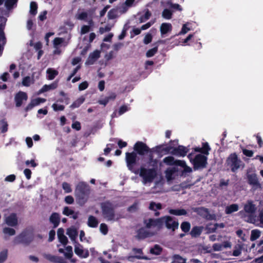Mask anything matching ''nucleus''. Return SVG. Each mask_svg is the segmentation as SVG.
<instances>
[{
  "instance_id": "864d4df0",
  "label": "nucleus",
  "mask_w": 263,
  "mask_h": 263,
  "mask_svg": "<svg viewBox=\"0 0 263 263\" xmlns=\"http://www.w3.org/2000/svg\"><path fill=\"white\" fill-rule=\"evenodd\" d=\"M99 229L100 232L104 235H106L108 233V226L105 223H101Z\"/></svg>"
},
{
  "instance_id": "680f3d73",
  "label": "nucleus",
  "mask_w": 263,
  "mask_h": 263,
  "mask_svg": "<svg viewBox=\"0 0 263 263\" xmlns=\"http://www.w3.org/2000/svg\"><path fill=\"white\" fill-rule=\"evenodd\" d=\"M181 228L183 231L188 232L190 229V224L187 222H184L181 224Z\"/></svg>"
},
{
  "instance_id": "1a4fd4ad",
  "label": "nucleus",
  "mask_w": 263,
  "mask_h": 263,
  "mask_svg": "<svg viewBox=\"0 0 263 263\" xmlns=\"http://www.w3.org/2000/svg\"><path fill=\"white\" fill-rule=\"evenodd\" d=\"M125 161L126 162L127 167L132 172H135L134 166L136 162V159L137 155L135 152L126 153L125 154Z\"/></svg>"
},
{
  "instance_id": "c85d7f7f",
  "label": "nucleus",
  "mask_w": 263,
  "mask_h": 263,
  "mask_svg": "<svg viewBox=\"0 0 263 263\" xmlns=\"http://www.w3.org/2000/svg\"><path fill=\"white\" fill-rule=\"evenodd\" d=\"M34 82V78L33 76H26L22 80V85L26 87H29Z\"/></svg>"
},
{
  "instance_id": "0e129e2a",
  "label": "nucleus",
  "mask_w": 263,
  "mask_h": 263,
  "mask_svg": "<svg viewBox=\"0 0 263 263\" xmlns=\"http://www.w3.org/2000/svg\"><path fill=\"white\" fill-rule=\"evenodd\" d=\"M255 211V207L251 201H248V213H253Z\"/></svg>"
},
{
  "instance_id": "6e6552de",
  "label": "nucleus",
  "mask_w": 263,
  "mask_h": 263,
  "mask_svg": "<svg viewBox=\"0 0 263 263\" xmlns=\"http://www.w3.org/2000/svg\"><path fill=\"white\" fill-rule=\"evenodd\" d=\"M227 164L233 172L235 171L242 165L241 161L238 159L237 156L235 154L230 155L227 159Z\"/></svg>"
},
{
  "instance_id": "b1692460",
  "label": "nucleus",
  "mask_w": 263,
  "mask_h": 263,
  "mask_svg": "<svg viewBox=\"0 0 263 263\" xmlns=\"http://www.w3.org/2000/svg\"><path fill=\"white\" fill-rule=\"evenodd\" d=\"M177 171V168L175 167L169 168L165 171V177L168 181H170L174 178L175 174Z\"/></svg>"
},
{
  "instance_id": "f257e3e1",
  "label": "nucleus",
  "mask_w": 263,
  "mask_h": 263,
  "mask_svg": "<svg viewBox=\"0 0 263 263\" xmlns=\"http://www.w3.org/2000/svg\"><path fill=\"white\" fill-rule=\"evenodd\" d=\"M150 165L152 167H149L146 165L141 166L139 170L134 172L136 174H139L141 178V182L143 185L150 184L157 177V161L153 160L151 155H149Z\"/></svg>"
},
{
  "instance_id": "338daca9",
  "label": "nucleus",
  "mask_w": 263,
  "mask_h": 263,
  "mask_svg": "<svg viewBox=\"0 0 263 263\" xmlns=\"http://www.w3.org/2000/svg\"><path fill=\"white\" fill-rule=\"evenodd\" d=\"M52 107L54 111L63 110L64 109V106L63 105H59L56 103L52 104Z\"/></svg>"
},
{
  "instance_id": "7ed1b4c3",
  "label": "nucleus",
  "mask_w": 263,
  "mask_h": 263,
  "mask_svg": "<svg viewBox=\"0 0 263 263\" xmlns=\"http://www.w3.org/2000/svg\"><path fill=\"white\" fill-rule=\"evenodd\" d=\"M190 162L194 165L195 170L204 168L207 164V157L202 154L192 153L188 155Z\"/></svg>"
},
{
  "instance_id": "2f4dec72",
  "label": "nucleus",
  "mask_w": 263,
  "mask_h": 263,
  "mask_svg": "<svg viewBox=\"0 0 263 263\" xmlns=\"http://www.w3.org/2000/svg\"><path fill=\"white\" fill-rule=\"evenodd\" d=\"M177 165L180 166L183 168V172L185 173H191L192 171L191 167L188 166L185 161L182 160H178L177 161Z\"/></svg>"
},
{
  "instance_id": "a211bd4d",
  "label": "nucleus",
  "mask_w": 263,
  "mask_h": 263,
  "mask_svg": "<svg viewBox=\"0 0 263 263\" xmlns=\"http://www.w3.org/2000/svg\"><path fill=\"white\" fill-rule=\"evenodd\" d=\"M46 101V99L44 98H37L31 100L30 103L27 106L26 110L28 111L31 109L34 106H37L41 103H44Z\"/></svg>"
},
{
  "instance_id": "5fc2aeb1",
  "label": "nucleus",
  "mask_w": 263,
  "mask_h": 263,
  "mask_svg": "<svg viewBox=\"0 0 263 263\" xmlns=\"http://www.w3.org/2000/svg\"><path fill=\"white\" fill-rule=\"evenodd\" d=\"M202 149V154L205 155H208L209 153V151L210 150V148L207 143H203Z\"/></svg>"
},
{
  "instance_id": "f704fd0d",
  "label": "nucleus",
  "mask_w": 263,
  "mask_h": 263,
  "mask_svg": "<svg viewBox=\"0 0 263 263\" xmlns=\"http://www.w3.org/2000/svg\"><path fill=\"white\" fill-rule=\"evenodd\" d=\"M3 233L6 236H13L15 234L16 232L14 229L9 227H5L3 230Z\"/></svg>"
},
{
  "instance_id": "c756f323",
  "label": "nucleus",
  "mask_w": 263,
  "mask_h": 263,
  "mask_svg": "<svg viewBox=\"0 0 263 263\" xmlns=\"http://www.w3.org/2000/svg\"><path fill=\"white\" fill-rule=\"evenodd\" d=\"M63 214L67 216H71L73 219H76L78 217V214L75 213L73 210L69 209L68 207L64 208Z\"/></svg>"
},
{
  "instance_id": "de8ad7c7",
  "label": "nucleus",
  "mask_w": 263,
  "mask_h": 263,
  "mask_svg": "<svg viewBox=\"0 0 263 263\" xmlns=\"http://www.w3.org/2000/svg\"><path fill=\"white\" fill-rule=\"evenodd\" d=\"M37 5L35 2H31L30 4V13L35 15L37 13Z\"/></svg>"
},
{
  "instance_id": "37998d69",
  "label": "nucleus",
  "mask_w": 263,
  "mask_h": 263,
  "mask_svg": "<svg viewBox=\"0 0 263 263\" xmlns=\"http://www.w3.org/2000/svg\"><path fill=\"white\" fill-rule=\"evenodd\" d=\"M162 251L161 248L158 245H156L153 248L150 250V253L154 255H159Z\"/></svg>"
},
{
  "instance_id": "423d86ee",
  "label": "nucleus",
  "mask_w": 263,
  "mask_h": 263,
  "mask_svg": "<svg viewBox=\"0 0 263 263\" xmlns=\"http://www.w3.org/2000/svg\"><path fill=\"white\" fill-rule=\"evenodd\" d=\"M33 228L31 227L28 228L15 237L14 243L18 244L20 243H26L30 242L33 238Z\"/></svg>"
},
{
  "instance_id": "4468645a",
  "label": "nucleus",
  "mask_w": 263,
  "mask_h": 263,
  "mask_svg": "<svg viewBox=\"0 0 263 263\" xmlns=\"http://www.w3.org/2000/svg\"><path fill=\"white\" fill-rule=\"evenodd\" d=\"M74 251L76 254L79 257L82 258H86L89 256V252L88 250L84 249L82 245L75 242Z\"/></svg>"
},
{
  "instance_id": "a19ab883",
  "label": "nucleus",
  "mask_w": 263,
  "mask_h": 263,
  "mask_svg": "<svg viewBox=\"0 0 263 263\" xmlns=\"http://www.w3.org/2000/svg\"><path fill=\"white\" fill-rule=\"evenodd\" d=\"M169 213L171 214L175 215H184L186 214V211L183 209L170 210Z\"/></svg>"
},
{
  "instance_id": "412c9836",
  "label": "nucleus",
  "mask_w": 263,
  "mask_h": 263,
  "mask_svg": "<svg viewBox=\"0 0 263 263\" xmlns=\"http://www.w3.org/2000/svg\"><path fill=\"white\" fill-rule=\"evenodd\" d=\"M57 235L59 241L64 245H66L68 242V239L64 235V230L63 229L59 228L57 231Z\"/></svg>"
},
{
  "instance_id": "c9c22d12",
  "label": "nucleus",
  "mask_w": 263,
  "mask_h": 263,
  "mask_svg": "<svg viewBox=\"0 0 263 263\" xmlns=\"http://www.w3.org/2000/svg\"><path fill=\"white\" fill-rule=\"evenodd\" d=\"M178 160H175L174 157L172 156H168L163 159V161L167 165H172L174 164L177 165V161Z\"/></svg>"
},
{
  "instance_id": "20e7f679",
  "label": "nucleus",
  "mask_w": 263,
  "mask_h": 263,
  "mask_svg": "<svg viewBox=\"0 0 263 263\" xmlns=\"http://www.w3.org/2000/svg\"><path fill=\"white\" fill-rule=\"evenodd\" d=\"M102 208L103 216L106 221L114 222L121 218V216L114 212L112 206L110 203H104Z\"/></svg>"
},
{
  "instance_id": "a18cd8bd",
  "label": "nucleus",
  "mask_w": 263,
  "mask_h": 263,
  "mask_svg": "<svg viewBox=\"0 0 263 263\" xmlns=\"http://www.w3.org/2000/svg\"><path fill=\"white\" fill-rule=\"evenodd\" d=\"M4 27L0 26V52L2 50V45H3L5 43V37L3 31Z\"/></svg>"
},
{
  "instance_id": "5701e85b",
  "label": "nucleus",
  "mask_w": 263,
  "mask_h": 263,
  "mask_svg": "<svg viewBox=\"0 0 263 263\" xmlns=\"http://www.w3.org/2000/svg\"><path fill=\"white\" fill-rule=\"evenodd\" d=\"M263 239L260 240L258 242L255 243H253L250 248V250H253V251L254 250V248H255V250L259 254H261L263 253Z\"/></svg>"
},
{
  "instance_id": "bb28decb",
  "label": "nucleus",
  "mask_w": 263,
  "mask_h": 263,
  "mask_svg": "<svg viewBox=\"0 0 263 263\" xmlns=\"http://www.w3.org/2000/svg\"><path fill=\"white\" fill-rule=\"evenodd\" d=\"M50 221L52 223L54 227H57L60 222V216L57 213H54L51 214L49 218Z\"/></svg>"
},
{
  "instance_id": "72a5a7b5",
  "label": "nucleus",
  "mask_w": 263,
  "mask_h": 263,
  "mask_svg": "<svg viewBox=\"0 0 263 263\" xmlns=\"http://www.w3.org/2000/svg\"><path fill=\"white\" fill-rule=\"evenodd\" d=\"M238 210V206L236 204H233L227 206L226 208V213L227 214H231Z\"/></svg>"
},
{
  "instance_id": "6ab92c4d",
  "label": "nucleus",
  "mask_w": 263,
  "mask_h": 263,
  "mask_svg": "<svg viewBox=\"0 0 263 263\" xmlns=\"http://www.w3.org/2000/svg\"><path fill=\"white\" fill-rule=\"evenodd\" d=\"M100 53L98 50H95L93 52L91 53L87 61L85 62V64L87 65H92L100 57Z\"/></svg>"
},
{
  "instance_id": "393cba45",
  "label": "nucleus",
  "mask_w": 263,
  "mask_h": 263,
  "mask_svg": "<svg viewBox=\"0 0 263 263\" xmlns=\"http://www.w3.org/2000/svg\"><path fill=\"white\" fill-rule=\"evenodd\" d=\"M172 29V25L170 23H163L160 27V30L162 34H166L171 32Z\"/></svg>"
},
{
  "instance_id": "4be33fe9",
  "label": "nucleus",
  "mask_w": 263,
  "mask_h": 263,
  "mask_svg": "<svg viewBox=\"0 0 263 263\" xmlns=\"http://www.w3.org/2000/svg\"><path fill=\"white\" fill-rule=\"evenodd\" d=\"M58 87V82L55 81L49 85H45L39 90V93H42L46 91L54 90Z\"/></svg>"
},
{
  "instance_id": "9d476101",
  "label": "nucleus",
  "mask_w": 263,
  "mask_h": 263,
  "mask_svg": "<svg viewBox=\"0 0 263 263\" xmlns=\"http://www.w3.org/2000/svg\"><path fill=\"white\" fill-rule=\"evenodd\" d=\"M94 12L92 11H87L82 12L78 13L77 15V18L80 20H83L88 22L90 26H93V22L92 21Z\"/></svg>"
},
{
  "instance_id": "7c9ffc66",
  "label": "nucleus",
  "mask_w": 263,
  "mask_h": 263,
  "mask_svg": "<svg viewBox=\"0 0 263 263\" xmlns=\"http://www.w3.org/2000/svg\"><path fill=\"white\" fill-rule=\"evenodd\" d=\"M47 78L50 80H53L58 74V71L52 68H48L46 70Z\"/></svg>"
},
{
  "instance_id": "2eb2a0df",
  "label": "nucleus",
  "mask_w": 263,
  "mask_h": 263,
  "mask_svg": "<svg viewBox=\"0 0 263 263\" xmlns=\"http://www.w3.org/2000/svg\"><path fill=\"white\" fill-rule=\"evenodd\" d=\"M155 235V232H151L150 231L146 228H140L137 231L136 237L138 239H144Z\"/></svg>"
},
{
  "instance_id": "0eeeda50",
  "label": "nucleus",
  "mask_w": 263,
  "mask_h": 263,
  "mask_svg": "<svg viewBox=\"0 0 263 263\" xmlns=\"http://www.w3.org/2000/svg\"><path fill=\"white\" fill-rule=\"evenodd\" d=\"M145 228L150 231L151 232H155L156 234L161 229L160 218L154 219L149 218L144 221Z\"/></svg>"
},
{
  "instance_id": "6e6d98bb",
  "label": "nucleus",
  "mask_w": 263,
  "mask_h": 263,
  "mask_svg": "<svg viewBox=\"0 0 263 263\" xmlns=\"http://www.w3.org/2000/svg\"><path fill=\"white\" fill-rule=\"evenodd\" d=\"M158 48L157 47L148 50L146 53L147 57L149 58L154 55L157 52Z\"/></svg>"
},
{
  "instance_id": "3c124183",
  "label": "nucleus",
  "mask_w": 263,
  "mask_h": 263,
  "mask_svg": "<svg viewBox=\"0 0 263 263\" xmlns=\"http://www.w3.org/2000/svg\"><path fill=\"white\" fill-rule=\"evenodd\" d=\"M189 23L183 24L181 30L178 33V35L185 34L191 30V29L189 27Z\"/></svg>"
},
{
  "instance_id": "13d9d810",
  "label": "nucleus",
  "mask_w": 263,
  "mask_h": 263,
  "mask_svg": "<svg viewBox=\"0 0 263 263\" xmlns=\"http://www.w3.org/2000/svg\"><path fill=\"white\" fill-rule=\"evenodd\" d=\"M112 27V25L108 24L106 25L105 27H101L99 29V32L101 34H103L105 32L109 31Z\"/></svg>"
},
{
  "instance_id": "052dcab7",
  "label": "nucleus",
  "mask_w": 263,
  "mask_h": 263,
  "mask_svg": "<svg viewBox=\"0 0 263 263\" xmlns=\"http://www.w3.org/2000/svg\"><path fill=\"white\" fill-rule=\"evenodd\" d=\"M92 26H90L89 24V25H83L82 26L81 28V34H84L87 32H88L90 31V27Z\"/></svg>"
},
{
  "instance_id": "f3484780",
  "label": "nucleus",
  "mask_w": 263,
  "mask_h": 263,
  "mask_svg": "<svg viewBox=\"0 0 263 263\" xmlns=\"http://www.w3.org/2000/svg\"><path fill=\"white\" fill-rule=\"evenodd\" d=\"M27 98L28 97L26 92L20 91L17 93L15 97V101L16 106H21L23 102L26 101L27 100Z\"/></svg>"
},
{
  "instance_id": "774afa93",
  "label": "nucleus",
  "mask_w": 263,
  "mask_h": 263,
  "mask_svg": "<svg viewBox=\"0 0 263 263\" xmlns=\"http://www.w3.org/2000/svg\"><path fill=\"white\" fill-rule=\"evenodd\" d=\"M8 124L5 121H2L1 122V129L2 132L5 133L7 130Z\"/></svg>"
},
{
  "instance_id": "09e8293b",
  "label": "nucleus",
  "mask_w": 263,
  "mask_h": 263,
  "mask_svg": "<svg viewBox=\"0 0 263 263\" xmlns=\"http://www.w3.org/2000/svg\"><path fill=\"white\" fill-rule=\"evenodd\" d=\"M8 255V250L6 249H3L0 252V263L3 262L5 261L7 258Z\"/></svg>"
},
{
  "instance_id": "4c0bfd02",
  "label": "nucleus",
  "mask_w": 263,
  "mask_h": 263,
  "mask_svg": "<svg viewBox=\"0 0 263 263\" xmlns=\"http://www.w3.org/2000/svg\"><path fill=\"white\" fill-rule=\"evenodd\" d=\"M64 256L66 258L70 259L73 256L72 248L71 246L66 247L64 252Z\"/></svg>"
},
{
  "instance_id": "8fccbe9b",
  "label": "nucleus",
  "mask_w": 263,
  "mask_h": 263,
  "mask_svg": "<svg viewBox=\"0 0 263 263\" xmlns=\"http://www.w3.org/2000/svg\"><path fill=\"white\" fill-rule=\"evenodd\" d=\"M135 259H148V258L144 256L143 255H135V256H130L127 257V260L129 261H134Z\"/></svg>"
},
{
  "instance_id": "a878e982",
  "label": "nucleus",
  "mask_w": 263,
  "mask_h": 263,
  "mask_svg": "<svg viewBox=\"0 0 263 263\" xmlns=\"http://www.w3.org/2000/svg\"><path fill=\"white\" fill-rule=\"evenodd\" d=\"M99 224V221L97 218L93 216H89L88 218L87 224L90 228H96Z\"/></svg>"
},
{
  "instance_id": "aec40b11",
  "label": "nucleus",
  "mask_w": 263,
  "mask_h": 263,
  "mask_svg": "<svg viewBox=\"0 0 263 263\" xmlns=\"http://www.w3.org/2000/svg\"><path fill=\"white\" fill-rule=\"evenodd\" d=\"M66 234L69 236L71 240L75 243L76 239L78 236L77 230L74 227H71L67 229Z\"/></svg>"
},
{
  "instance_id": "ea45409f",
  "label": "nucleus",
  "mask_w": 263,
  "mask_h": 263,
  "mask_svg": "<svg viewBox=\"0 0 263 263\" xmlns=\"http://www.w3.org/2000/svg\"><path fill=\"white\" fill-rule=\"evenodd\" d=\"M44 257L45 258L48 259L51 262L57 263L60 257L56 256L54 255H52L49 254H44Z\"/></svg>"
},
{
  "instance_id": "cd10ccee",
  "label": "nucleus",
  "mask_w": 263,
  "mask_h": 263,
  "mask_svg": "<svg viewBox=\"0 0 263 263\" xmlns=\"http://www.w3.org/2000/svg\"><path fill=\"white\" fill-rule=\"evenodd\" d=\"M68 44V41H65V39L61 37H56L53 40V47L54 48H58L59 46L62 44L66 46Z\"/></svg>"
},
{
  "instance_id": "69168bd1",
  "label": "nucleus",
  "mask_w": 263,
  "mask_h": 263,
  "mask_svg": "<svg viewBox=\"0 0 263 263\" xmlns=\"http://www.w3.org/2000/svg\"><path fill=\"white\" fill-rule=\"evenodd\" d=\"M129 109V107L127 105H122L121 106L119 110V115L123 114Z\"/></svg>"
},
{
  "instance_id": "c03bdc74",
  "label": "nucleus",
  "mask_w": 263,
  "mask_h": 263,
  "mask_svg": "<svg viewBox=\"0 0 263 263\" xmlns=\"http://www.w3.org/2000/svg\"><path fill=\"white\" fill-rule=\"evenodd\" d=\"M172 14L173 13L170 10L165 9L162 13V16L166 20H170L172 17Z\"/></svg>"
},
{
  "instance_id": "f03ea898",
  "label": "nucleus",
  "mask_w": 263,
  "mask_h": 263,
  "mask_svg": "<svg viewBox=\"0 0 263 263\" xmlns=\"http://www.w3.org/2000/svg\"><path fill=\"white\" fill-rule=\"evenodd\" d=\"M90 191V187L87 184L83 182L79 183L74 191L77 203L81 205L84 204L89 198Z\"/></svg>"
},
{
  "instance_id": "473e14b6",
  "label": "nucleus",
  "mask_w": 263,
  "mask_h": 263,
  "mask_svg": "<svg viewBox=\"0 0 263 263\" xmlns=\"http://www.w3.org/2000/svg\"><path fill=\"white\" fill-rule=\"evenodd\" d=\"M203 228L202 227H194L191 232V234L193 237H197L200 235L202 232Z\"/></svg>"
},
{
  "instance_id": "f8f14e48",
  "label": "nucleus",
  "mask_w": 263,
  "mask_h": 263,
  "mask_svg": "<svg viewBox=\"0 0 263 263\" xmlns=\"http://www.w3.org/2000/svg\"><path fill=\"white\" fill-rule=\"evenodd\" d=\"M161 219V228L162 227L164 223H165L166 228L169 229H172L174 231L178 227V223L173 221L172 218L169 216H165L160 218Z\"/></svg>"
},
{
  "instance_id": "39448f33",
  "label": "nucleus",
  "mask_w": 263,
  "mask_h": 263,
  "mask_svg": "<svg viewBox=\"0 0 263 263\" xmlns=\"http://www.w3.org/2000/svg\"><path fill=\"white\" fill-rule=\"evenodd\" d=\"M178 145V141H173V146L170 145L169 146L163 148L168 153L176 155L178 157H184L187 153L189 149L183 146L180 145L175 147Z\"/></svg>"
},
{
  "instance_id": "e2e57ef3",
  "label": "nucleus",
  "mask_w": 263,
  "mask_h": 263,
  "mask_svg": "<svg viewBox=\"0 0 263 263\" xmlns=\"http://www.w3.org/2000/svg\"><path fill=\"white\" fill-rule=\"evenodd\" d=\"M151 15V12L148 10H147L145 12L144 15L141 17V18H140V22L142 23V22L146 21V20H147L149 18Z\"/></svg>"
},
{
  "instance_id": "dca6fc26",
  "label": "nucleus",
  "mask_w": 263,
  "mask_h": 263,
  "mask_svg": "<svg viewBox=\"0 0 263 263\" xmlns=\"http://www.w3.org/2000/svg\"><path fill=\"white\" fill-rule=\"evenodd\" d=\"M134 149L140 155H144L148 151V147L141 142H137L134 145Z\"/></svg>"
},
{
  "instance_id": "58836bf2",
  "label": "nucleus",
  "mask_w": 263,
  "mask_h": 263,
  "mask_svg": "<svg viewBox=\"0 0 263 263\" xmlns=\"http://www.w3.org/2000/svg\"><path fill=\"white\" fill-rule=\"evenodd\" d=\"M218 223L209 224L206 226L205 230L207 233H211L214 232L217 228Z\"/></svg>"
},
{
  "instance_id": "79ce46f5",
  "label": "nucleus",
  "mask_w": 263,
  "mask_h": 263,
  "mask_svg": "<svg viewBox=\"0 0 263 263\" xmlns=\"http://www.w3.org/2000/svg\"><path fill=\"white\" fill-rule=\"evenodd\" d=\"M260 231L258 230H253L251 231V234L250 237L251 240L254 241L258 238L260 235Z\"/></svg>"
},
{
  "instance_id": "4d7b16f0",
  "label": "nucleus",
  "mask_w": 263,
  "mask_h": 263,
  "mask_svg": "<svg viewBox=\"0 0 263 263\" xmlns=\"http://www.w3.org/2000/svg\"><path fill=\"white\" fill-rule=\"evenodd\" d=\"M107 15L109 19H114L118 16L117 11L115 9H111L108 12Z\"/></svg>"
},
{
  "instance_id": "603ef678",
  "label": "nucleus",
  "mask_w": 263,
  "mask_h": 263,
  "mask_svg": "<svg viewBox=\"0 0 263 263\" xmlns=\"http://www.w3.org/2000/svg\"><path fill=\"white\" fill-rule=\"evenodd\" d=\"M149 208L150 210L156 211L161 209V204L160 203H156L154 202H151Z\"/></svg>"
},
{
  "instance_id": "9b49d317",
  "label": "nucleus",
  "mask_w": 263,
  "mask_h": 263,
  "mask_svg": "<svg viewBox=\"0 0 263 263\" xmlns=\"http://www.w3.org/2000/svg\"><path fill=\"white\" fill-rule=\"evenodd\" d=\"M248 183L252 186L254 191L261 189V184L256 174H248Z\"/></svg>"
},
{
  "instance_id": "e433bc0d",
  "label": "nucleus",
  "mask_w": 263,
  "mask_h": 263,
  "mask_svg": "<svg viewBox=\"0 0 263 263\" xmlns=\"http://www.w3.org/2000/svg\"><path fill=\"white\" fill-rule=\"evenodd\" d=\"M85 101V98L83 96L78 98L70 106L72 108L79 107Z\"/></svg>"
},
{
  "instance_id": "ddd939ff",
  "label": "nucleus",
  "mask_w": 263,
  "mask_h": 263,
  "mask_svg": "<svg viewBox=\"0 0 263 263\" xmlns=\"http://www.w3.org/2000/svg\"><path fill=\"white\" fill-rule=\"evenodd\" d=\"M5 223L10 227H16L18 224V218L16 214L12 213L4 216Z\"/></svg>"
},
{
  "instance_id": "49530a36",
  "label": "nucleus",
  "mask_w": 263,
  "mask_h": 263,
  "mask_svg": "<svg viewBox=\"0 0 263 263\" xmlns=\"http://www.w3.org/2000/svg\"><path fill=\"white\" fill-rule=\"evenodd\" d=\"M171 263H186V260L179 255H175L173 256Z\"/></svg>"
},
{
  "instance_id": "bf43d9fd",
  "label": "nucleus",
  "mask_w": 263,
  "mask_h": 263,
  "mask_svg": "<svg viewBox=\"0 0 263 263\" xmlns=\"http://www.w3.org/2000/svg\"><path fill=\"white\" fill-rule=\"evenodd\" d=\"M62 187L65 192L66 193H70L72 191L70 185L67 182L63 183Z\"/></svg>"
}]
</instances>
